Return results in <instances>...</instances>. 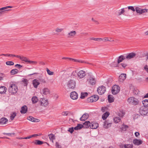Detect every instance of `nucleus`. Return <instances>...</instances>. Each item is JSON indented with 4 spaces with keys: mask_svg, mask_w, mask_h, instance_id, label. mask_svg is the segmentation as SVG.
Returning a JSON list of instances; mask_svg holds the SVG:
<instances>
[{
    "mask_svg": "<svg viewBox=\"0 0 148 148\" xmlns=\"http://www.w3.org/2000/svg\"><path fill=\"white\" fill-rule=\"evenodd\" d=\"M18 90V88L16 85L11 84L9 86L8 90L10 93L12 94H16Z\"/></svg>",
    "mask_w": 148,
    "mask_h": 148,
    "instance_id": "f257e3e1",
    "label": "nucleus"
},
{
    "mask_svg": "<svg viewBox=\"0 0 148 148\" xmlns=\"http://www.w3.org/2000/svg\"><path fill=\"white\" fill-rule=\"evenodd\" d=\"M86 74V72L83 70H80L78 72L77 74V79L78 80L83 79L85 76Z\"/></svg>",
    "mask_w": 148,
    "mask_h": 148,
    "instance_id": "f03ea898",
    "label": "nucleus"
},
{
    "mask_svg": "<svg viewBox=\"0 0 148 148\" xmlns=\"http://www.w3.org/2000/svg\"><path fill=\"white\" fill-rule=\"evenodd\" d=\"M75 81L73 79H70L67 83L68 88L70 89H73L75 87Z\"/></svg>",
    "mask_w": 148,
    "mask_h": 148,
    "instance_id": "7ed1b4c3",
    "label": "nucleus"
},
{
    "mask_svg": "<svg viewBox=\"0 0 148 148\" xmlns=\"http://www.w3.org/2000/svg\"><path fill=\"white\" fill-rule=\"evenodd\" d=\"M99 97L97 95H93L88 98L87 99V101L88 102H94L97 101L99 99Z\"/></svg>",
    "mask_w": 148,
    "mask_h": 148,
    "instance_id": "20e7f679",
    "label": "nucleus"
},
{
    "mask_svg": "<svg viewBox=\"0 0 148 148\" xmlns=\"http://www.w3.org/2000/svg\"><path fill=\"white\" fill-rule=\"evenodd\" d=\"M120 88L119 86L117 85H114L112 87V92L114 95L117 94L120 91Z\"/></svg>",
    "mask_w": 148,
    "mask_h": 148,
    "instance_id": "39448f33",
    "label": "nucleus"
},
{
    "mask_svg": "<svg viewBox=\"0 0 148 148\" xmlns=\"http://www.w3.org/2000/svg\"><path fill=\"white\" fill-rule=\"evenodd\" d=\"M135 10L136 12L140 14H142L144 13H146L148 12V10L146 9H141L138 7L135 8Z\"/></svg>",
    "mask_w": 148,
    "mask_h": 148,
    "instance_id": "423d86ee",
    "label": "nucleus"
},
{
    "mask_svg": "<svg viewBox=\"0 0 148 148\" xmlns=\"http://www.w3.org/2000/svg\"><path fill=\"white\" fill-rule=\"evenodd\" d=\"M106 91V88L103 86L99 87L97 89V92L100 95L104 94Z\"/></svg>",
    "mask_w": 148,
    "mask_h": 148,
    "instance_id": "0eeeda50",
    "label": "nucleus"
},
{
    "mask_svg": "<svg viewBox=\"0 0 148 148\" xmlns=\"http://www.w3.org/2000/svg\"><path fill=\"white\" fill-rule=\"evenodd\" d=\"M140 112L142 115H146L148 113V109L146 107H141L140 110Z\"/></svg>",
    "mask_w": 148,
    "mask_h": 148,
    "instance_id": "6e6552de",
    "label": "nucleus"
},
{
    "mask_svg": "<svg viewBox=\"0 0 148 148\" xmlns=\"http://www.w3.org/2000/svg\"><path fill=\"white\" fill-rule=\"evenodd\" d=\"M136 56V54L134 53H131L127 54L125 56L127 60H129L134 58Z\"/></svg>",
    "mask_w": 148,
    "mask_h": 148,
    "instance_id": "1a4fd4ad",
    "label": "nucleus"
},
{
    "mask_svg": "<svg viewBox=\"0 0 148 148\" xmlns=\"http://www.w3.org/2000/svg\"><path fill=\"white\" fill-rule=\"evenodd\" d=\"M125 59H126L125 56L121 55L119 56L117 59V64L116 65V66H117L119 63L122 62L123 60H125Z\"/></svg>",
    "mask_w": 148,
    "mask_h": 148,
    "instance_id": "9d476101",
    "label": "nucleus"
},
{
    "mask_svg": "<svg viewBox=\"0 0 148 148\" xmlns=\"http://www.w3.org/2000/svg\"><path fill=\"white\" fill-rule=\"evenodd\" d=\"M87 81L88 82V83L91 85H93L95 84L96 80L95 79L92 77H90Z\"/></svg>",
    "mask_w": 148,
    "mask_h": 148,
    "instance_id": "9b49d317",
    "label": "nucleus"
},
{
    "mask_svg": "<svg viewBox=\"0 0 148 148\" xmlns=\"http://www.w3.org/2000/svg\"><path fill=\"white\" fill-rule=\"evenodd\" d=\"M41 102V105L42 106L46 107L48 104V102L47 100L45 99H42L40 100Z\"/></svg>",
    "mask_w": 148,
    "mask_h": 148,
    "instance_id": "f8f14e48",
    "label": "nucleus"
},
{
    "mask_svg": "<svg viewBox=\"0 0 148 148\" xmlns=\"http://www.w3.org/2000/svg\"><path fill=\"white\" fill-rule=\"evenodd\" d=\"M70 96L71 98L73 99H76L78 98L77 94L76 92L73 91L71 93Z\"/></svg>",
    "mask_w": 148,
    "mask_h": 148,
    "instance_id": "ddd939ff",
    "label": "nucleus"
},
{
    "mask_svg": "<svg viewBox=\"0 0 148 148\" xmlns=\"http://www.w3.org/2000/svg\"><path fill=\"white\" fill-rule=\"evenodd\" d=\"M41 93L44 95H47L49 94L50 91L49 89L47 88H43L42 91Z\"/></svg>",
    "mask_w": 148,
    "mask_h": 148,
    "instance_id": "4468645a",
    "label": "nucleus"
},
{
    "mask_svg": "<svg viewBox=\"0 0 148 148\" xmlns=\"http://www.w3.org/2000/svg\"><path fill=\"white\" fill-rule=\"evenodd\" d=\"M142 141L140 140L135 139L133 140V144L136 145H139L142 143Z\"/></svg>",
    "mask_w": 148,
    "mask_h": 148,
    "instance_id": "2eb2a0df",
    "label": "nucleus"
},
{
    "mask_svg": "<svg viewBox=\"0 0 148 148\" xmlns=\"http://www.w3.org/2000/svg\"><path fill=\"white\" fill-rule=\"evenodd\" d=\"M126 75L125 74H121L119 77V80L120 82H123L126 79Z\"/></svg>",
    "mask_w": 148,
    "mask_h": 148,
    "instance_id": "dca6fc26",
    "label": "nucleus"
},
{
    "mask_svg": "<svg viewBox=\"0 0 148 148\" xmlns=\"http://www.w3.org/2000/svg\"><path fill=\"white\" fill-rule=\"evenodd\" d=\"M76 34L75 31H73L69 32L67 34V37L68 38H70L71 37H73Z\"/></svg>",
    "mask_w": 148,
    "mask_h": 148,
    "instance_id": "f3484780",
    "label": "nucleus"
},
{
    "mask_svg": "<svg viewBox=\"0 0 148 148\" xmlns=\"http://www.w3.org/2000/svg\"><path fill=\"white\" fill-rule=\"evenodd\" d=\"M98 127V124L96 123L92 122L90 124V127L91 129H96Z\"/></svg>",
    "mask_w": 148,
    "mask_h": 148,
    "instance_id": "a211bd4d",
    "label": "nucleus"
},
{
    "mask_svg": "<svg viewBox=\"0 0 148 148\" xmlns=\"http://www.w3.org/2000/svg\"><path fill=\"white\" fill-rule=\"evenodd\" d=\"M27 106L24 105L21 107L20 112L21 114H25L27 112Z\"/></svg>",
    "mask_w": 148,
    "mask_h": 148,
    "instance_id": "6ab92c4d",
    "label": "nucleus"
},
{
    "mask_svg": "<svg viewBox=\"0 0 148 148\" xmlns=\"http://www.w3.org/2000/svg\"><path fill=\"white\" fill-rule=\"evenodd\" d=\"M8 119L5 117L1 118L0 119V124L1 125L6 124L8 122Z\"/></svg>",
    "mask_w": 148,
    "mask_h": 148,
    "instance_id": "aec40b11",
    "label": "nucleus"
},
{
    "mask_svg": "<svg viewBox=\"0 0 148 148\" xmlns=\"http://www.w3.org/2000/svg\"><path fill=\"white\" fill-rule=\"evenodd\" d=\"M88 114L87 113H85L83 115L80 120L81 121H84L86 120L88 117Z\"/></svg>",
    "mask_w": 148,
    "mask_h": 148,
    "instance_id": "412c9836",
    "label": "nucleus"
},
{
    "mask_svg": "<svg viewBox=\"0 0 148 148\" xmlns=\"http://www.w3.org/2000/svg\"><path fill=\"white\" fill-rule=\"evenodd\" d=\"M90 123L89 121L85 122L83 124V128H88L89 127H90Z\"/></svg>",
    "mask_w": 148,
    "mask_h": 148,
    "instance_id": "4be33fe9",
    "label": "nucleus"
},
{
    "mask_svg": "<svg viewBox=\"0 0 148 148\" xmlns=\"http://www.w3.org/2000/svg\"><path fill=\"white\" fill-rule=\"evenodd\" d=\"M7 88L4 86L0 87V93L2 94L5 93L6 92Z\"/></svg>",
    "mask_w": 148,
    "mask_h": 148,
    "instance_id": "5701e85b",
    "label": "nucleus"
},
{
    "mask_svg": "<svg viewBox=\"0 0 148 148\" xmlns=\"http://www.w3.org/2000/svg\"><path fill=\"white\" fill-rule=\"evenodd\" d=\"M33 84L34 87L35 88H37L38 86L40 84V83L37 79H35L33 81Z\"/></svg>",
    "mask_w": 148,
    "mask_h": 148,
    "instance_id": "b1692460",
    "label": "nucleus"
},
{
    "mask_svg": "<svg viewBox=\"0 0 148 148\" xmlns=\"http://www.w3.org/2000/svg\"><path fill=\"white\" fill-rule=\"evenodd\" d=\"M49 138L51 141L52 143H53V140L55 139V136L52 134H51L48 135Z\"/></svg>",
    "mask_w": 148,
    "mask_h": 148,
    "instance_id": "393cba45",
    "label": "nucleus"
},
{
    "mask_svg": "<svg viewBox=\"0 0 148 148\" xmlns=\"http://www.w3.org/2000/svg\"><path fill=\"white\" fill-rule=\"evenodd\" d=\"M143 104L145 107H148V99H145L142 101Z\"/></svg>",
    "mask_w": 148,
    "mask_h": 148,
    "instance_id": "a878e982",
    "label": "nucleus"
},
{
    "mask_svg": "<svg viewBox=\"0 0 148 148\" xmlns=\"http://www.w3.org/2000/svg\"><path fill=\"white\" fill-rule=\"evenodd\" d=\"M109 112H106L102 115V118L103 120H104L106 119V118L109 116Z\"/></svg>",
    "mask_w": 148,
    "mask_h": 148,
    "instance_id": "bb28decb",
    "label": "nucleus"
},
{
    "mask_svg": "<svg viewBox=\"0 0 148 148\" xmlns=\"http://www.w3.org/2000/svg\"><path fill=\"white\" fill-rule=\"evenodd\" d=\"M32 101L33 103H36L38 101V99L36 97L34 96L32 97Z\"/></svg>",
    "mask_w": 148,
    "mask_h": 148,
    "instance_id": "cd10ccee",
    "label": "nucleus"
},
{
    "mask_svg": "<svg viewBox=\"0 0 148 148\" xmlns=\"http://www.w3.org/2000/svg\"><path fill=\"white\" fill-rule=\"evenodd\" d=\"M125 8H122L121 10H119L118 11V15L120 16L122 14H124V12H125V10H124Z\"/></svg>",
    "mask_w": 148,
    "mask_h": 148,
    "instance_id": "c85d7f7f",
    "label": "nucleus"
},
{
    "mask_svg": "<svg viewBox=\"0 0 148 148\" xmlns=\"http://www.w3.org/2000/svg\"><path fill=\"white\" fill-rule=\"evenodd\" d=\"M18 69H12L10 73L12 75H13L18 73Z\"/></svg>",
    "mask_w": 148,
    "mask_h": 148,
    "instance_id": "c756f323",
    "label": "nucleus"
},
{
    "mask_svg": "<svg viewBox=\"0 0 148 148\" xmlns=\"http://www.w3.org/2000/svg\"><path fill=\"white\" fill-rule=\"evenodd\" d=\"M111 95H109L108 96V102L110 103H112L114 101V99L113 98L111 97Z\"/></svg>",
    "mask_w": 148,
    "mask_h": 148,
    "instance_id": "7c9ffc66",
    "label": "nucleus"
},
{
    "mask_svg": "<svg viewBox=\"0 0 148 148\" xmlns=\"http://www.w3.org/2000/svg\"><path fill=\"white\" fill-rule=\"evenodd\" d=\"M34 143L35 144L37 145H41L44 143L43 141L39 140H36L35 141Z\"/></svg>",
    "mask_w": 148,
    "mask_h": 148,
    "instance_id": "2f4dec72",
    "label": "nucleus"
},
{
    "mask_svg": "<svg viewBox=\"0 0 148 148\" xmlns=\"http://www.w3.org/2000/svg\"><path fill=\"white\" fill-rule=\"evenodd\" d=\"M114 122L117 123L120 122L121 120L120 118L119 117H115L114 118Z\"/></svg>",
    "mask_w": 148,
    "mask_h": 148,
    "instance_id": "473e14b6",
    "label": "nucleus"
},
{
    "mask_svg": "<svg viewBox=\"0 0 148 148\" xmlns=\"http://www.w3.org/2000/svg\"><path fill=\"white\" fill-rule=\"evenodd\" d=\"M132 101L133 102L132 104L135 105L138 104L139 102L138 100L134 97V99Z\"/></svg>",
    "mask_w": 148,
    "mask_h": 148,
    "instance_id": "72a5a7b5",
    "label": "nucleus"
},
{
    "mask_svg": "<svg viewBox=\"0 0 148 148\" xmlns=\"http://www.w3.org/2000/svg\"><path fill=\"white\" fill-rule=\"evenodd\" d=\"M20 59L22 61L27 62L28 63H29V60H28L26 57L23 56Z\"/></svg>",
    "mask_w": 148,
    "mask_h": 148,
    "instance_id": "f704fd0d",
    "label": "nucleus"
},
{
    "mask_svg": "<svg viewBox=\"0 0 148 148\" xmlns=\"http://www.w3.org/2000/svg\"><path fill=\"white\" fill-rule=\"evenodd\" d=\"M16 115V113L15 112H13L11 114L10 119L11 120H13Z\"/></svg>",
    "mask_w": 148,
    "mask_h": 148,
    "instance_id": "c9c22d12",
    "label": "nucleus"
},
{
    "mask_svg": "<svg viewBox=\"0 0 148 148\" xmlns=\"http://www.w3.org/2000/svg\"><path fill=\"white\" fill-rule=\"evenodd\" d=\"M88 93L86 92H82L81 95L80 97V98L81 99H84L87 96Z\"/></svg>",
    "mask_w": 148,
    "mask_h": 148,
    "instance_id": "e433bc0d",
    "label": "nucleus"
},
{
    "mask_svg": "<svg viewBox=\"0 0 148 148\" xmlns=\"http://www.w3.org/2000/svg\"><path fill=\"white\" fill-rule=\"evenodd\" d=\"M132 144H126L124 145V148H133Z\"/></svg>",
    "mask_w": 148,
    "mask_h": 148,
    "instance_id": "4c0bfd02",
    "label": "nucleus"
},
{
    "mask_svg": "<svg viewBox=\"0 0 148 148\" xmlns=\"http://www.w3.org/2000/svg\"><path fill=\"white\" fill-rule=\"evenodd\" d=\"M12 8V6H7L1 8H0V11L6 10L8 8Z\"/></svg>",
    "mask_w": 148,
    "mask_h": 148,
    "instance_id": "58836bf2",
    "label": "nucleus"
},
{
    "mask_svg": "<svg viewBox=\"0 0 148 148\" xmlns=\"http://www.w3.org/2000/svg\"><path fill=\"white\" fill-rule=\"evenodd\" d=\"M128 127L127 125H123L121 129L122 131H125L126 130V129Z\"/></svg>",
    "mask_w": 148,
    "mask_h": 148,
    "instance_id": "ea45409f",
    "label": "nucleus"
},
{
    "mask_svg": "<svg viewBox=\"0 0 148 148\" xmlns=\"http://www.w3.org/2000/svg\"><path fill=\"white\" fill-rule=\"evenodd\" d=\"M134 99V97H130L127 100V101L130 103H131L132 104L133 102L132 101H133V100Z\"/></svg>",
    "mask_w": 148,
    "mask_h": 148,
    "instance_id": "a19ab883",
    "label": "nucleus"
},
{
    "mask_svg": "<svg viewBox=\"0 0 148 148\" xmlns=\"http://www.w3.org/2000/svg\"><path fill=\"white\" fill-rule=\"evenodd\" d=\"M22 82L24 84L25 86H27V84L28 80L27 79L23 78Z\"/></svg>",
    "mask_w": 148,
    "mask_h": 148,
    "instance_id": "79ce46f5",
    "label": "nucleus"
},
{
    "mask_svg": "<svg viewBox=\"0 0 148 148\" xmlns=\"http://www.w3.org/2000/svg\"><path fill=\"white\" fill-rule=\"evenodd\" d=\"M47 71L48 74L49 75H53L54 74V73L53 72L51 71L49 69H47Z\"/></svg>",
    "mask_w": 148,
    "mask_h": 148,
    "instance_id": "37998d69",
    "label": "nucleus"
},
{
    "mask_svg": "<svg viewBox=\"0 0 148 148\" xmlns=\"http://www.w3.org/2000/svg\"><path fill=\"white\" fill-rule=\"evenodd\" d=\"M6 63L8 65H13L14 64V63L12 61H7Z\"/></svg>",
    "mask_w": 148,
    "mask_h": 148,
    "instance_id": "c03bdc74",
    "label": "nucleus"
},
{
    "mask_svg": "<svg viewBox=\"0 0 148 148\" xmlns=\"http://www.w3.org/2000/svg\"><path fill=\"white\" fill-rule=\"evenodd\" d=\"M78 72L76 71H73L72 73V75L73 76L77 77V74Z\"/></svg>",
    "mask_w": 148,
    "mask_h": 148,
    "instance_id": "a18cd8bd",
    "label": "nucleus"
},
{
    "mask_svg": "<svg viewBox=\"0 0 148 148\" xmlns=\"http://www.w3.org/2000/svg\"><path fill=\"white\" fill-rule=\"evenodd\" d=\"M34 118L32 116H29L27 118V119L28 120L32 122H33V121H34Z\"/></svg>",
    "mask_w": 148,
    "mask_h": 148,
    "instance_id": "49530a36",
    "label": "nucleus"
},
{
    "mask_svg": "<svg viewBox=\"0 0 148 148\" xmlns=\"http://www.w3.org/2000/svg\"><path fill=\"white\" fill-rule=\"evenodd\" d=\"M10 10H3L0 11V16H1L4 13V12L5 11H8Z\"/></svg>",
    "mask_w": 148,
    "mask_h": 148,
    "instance_id": "de8ad7c7",
    "label": "nucleus"
},
{
    "mask_svg": "<svg viewBox=\"0 0 148 148\" xmlns=\"http://www.w3.org/2000/svg\"><path fill=\"white\" fill-rule=\"evenodd\" d=\"M63 30V29L62 28H57L56 29L55 31L56 32H61L62 30Z\"/></svg>",
    "mask_w": 148,
    "mask_h": 148,
    "instance_id": "09e8293b",
    "label": "nucleus"
},
{
    "mask_svg": "<svg viewBox=\"0 0 148 148\" xmlns=\"http://www.w3.org/2000/svg\"><path fill=\"white\" fill-rule=\"evenodd\" d=\"M128 8L129 10H131L133 11L134 12L136 11L135 9L133 6H130L128 7Z\"/></svg>",
    "mask_w": 148,
    "mask_h": 148,
    "instance_id": "8fccbe9b",
    "label": "nucleus"
},
{
    "mask_svg": "<svg viewBox=\"0 0 148 148\" xmlns=\"http://www.w3.org/2000/svg\"><path fill=\"white\" fill-rule=\"evenodd\" d=\"M74 128H73V127L69 128V130H68V131L70 132L71 133H72L74 131Z\"/></svg>",
    "mask_w": 148,
    "mask_h": 148,
    "instance_id": "3c124183",
    "label": "nucleus"
},
{
    "mask_svg": "<svg viewBox=\"0 0 148 148\" xmlns=\"http://www.w3.org/2000/svg\"><path fill=\"white\" fill-rule=\"evenodd\" d=\"M29 63L32 64H33L36 65L37 64V62L36 61H31L29 60Z\"/></svg>",
    "mask_w": 148,
    "mask_h": 148,
    "instance_id": "603ef678",
    "label": "nucleus"
},
{
    "mask_svg": "<svg viewBox=\"0 0 148 148\" xmlns=\"http://www.w3.org/2000/svg\"><path fill=\"white\" fill-rule=\"evenodd\" d=\"M124 114L122 112H121L120 113H119L118 114V116L120 117H122L124 115Z\"/></svg>",
    "mask_w": 148,
    "mask_h": 148,
    "instance_id": "864d4df0",
    "label": "nucleus"
},
{
    "mask_svg": "<svg viewBox=\"0 0 148 148\" xmlns=\"http://www.w3.org/2000/svg\"><path fill=\"white\" fill-rule=\"evenodd\" d=\"M15 66L17 67V68L20 69L23 66L18 64H17L15 65Z\"/></svg>",
    "mask_w": 148,
    "mask_h": 148,
    "instance_id": "5fc2aeb1",
    "label": "nucleus"
},
{
    "mask_svg": "<svg viewBox=\"0 0 148 148\" xmlns=\"http://www.w3.org/2000/svg\"><path fill=\"white\" fill-rule=\"evenodd\" d=\"M68 112H63L62 113V114L63 116H67L68 115Z\"/></svg>",
    "mask_w": 148,
    "mask_h": 148,
    "instance_id": "6e6d98bb",
    "label": "nucleus"
},
{
    "mask_svg": "<svg viewBox=\"0 0 148 148\" xmlns=\"http://www.w3.org/2000/svg\"><path fill=\"white\" fill-rule=\"evenodd\" d=\"M106 125H109V124H108L107 122H105L103 125V127H104L107 128L108 127H107V126H106Z\"/></svg>",
    "mask_w": 148,
    "mask_h": 148,
    "instance_id": "4d7b16f0",
    "label": "nucleus"
},
{
    "mask_svg": "<svg viewBox=\"0 0 148 148\" xmlns=\"http://www.w3.org/2000/svg\"><path fill=\"white\" fill-rule=\"evenodd\" d=\"M39 80L40 82H42V83H46V81L44 79L40 78L39 79Z\"/></svg>",
    "mask_w": 148,
    "mask_h": 148,
    "instance_id": "13d9d810",
    "label": "nucleus"
},
{
    "mask_svg": "<svg viewBox=\"0 0 148 148\" xmlns=\"http://www.w3.org/2000/svg\"><path fill=\"white\" fill-rule=\"evenodd\" d=\"M77 125H79L78 128H79V130L81 129L82 128H83V125L80 124H78Z\"/></svg>",
    "mask_w": 148,
    "mask_h": 148,
    "instance_id": "bf43d9fd",
    "label": "nucleus"
},
{
    "mask_svg": "<svg viewBox=\"0 0 148 148\" xmlns=\"http://www.w3.org/2000/svg\"><path fill=\"white\" fill-rule=\"evenodd\" d=\"M140 116L139 115H138V114H136L134 115V116L133 118L134 119H136L138 118V117Z\"/></svg>",
    "mask_w": 148,
    "mask_h": 148,
    "instance_id": "052dcab7",
    "label": "nucleus"
},
{
    "mask_svg": "<svg viewBox=\"0 0 148 148\" xmlns=\"http://www.w3.org/2000/svg\"><path fill=\"white\" fill-rule=\"evenodd\" d=\"M56 145L57 148H61V146L59 145L58 142H56Z\"/></svg>",
    "mask_w": 148,
    "mask_h": 148,
    "instance_id": "680f3d73",
    "label": "nucleus"
},
{
    "mask_svg": "<svg viewBox=\"0 0 148 148\" xmlns=\"http://www.w3.org/2000/svg\"><path fill=\"white\" fill-rule=\"evenodd\" d=\"M102 40H103L101 38H95V41H101Z\"/></svg>",
    "mask_w": 148,
    "mask_h": 148,
    "instance_id": "e2e57ef3",
    "label": "nucleus"
},
{
    "mask_svg": "<svg viewBox=\"0 0 148 148\" xmlns=\"http://www.w3.org/2000/svg\"><path fill=\"white\" fill-rule=\"evenodd\" d=\"M103 40L104 42L108 41L109 40L108 38L107 37H105Z\"/></svg>",
    "mask_w": 148,
    "mask_h": 148,
    "instance_id": "0e129e2a",
    "label": "nucleus"
},
{
    "mask_svg": "<svg viewBox=\"0 0 148 148\" xmlns=\"http://www.w3.org/2000/svg\"><path fill=\"white\" fill-rule=\"evenodd\" d=\"M3 134L4 135H8L9 136H10L11 134L14 135L15 134L14 133H3Z\"/></svg>",
    "mask_w": 148,
    "mask_h": 148,
    "instance_id": "69168bd1",
    "label": "nucleus"
},
{
    "mask_svg": "<svg viewBox=\"0 0 148 148\" xmlns=\"http://www.w3.org/2000/svg\"><path fill=\"white\" fill-rule=\"evenodd\" d=\"M40 121V120L39 119L35 118H34V121H33V122H38Z\"/></svg>",
    "mask_w": 148,
    "mask_h": 148,
    "instance_id": "338daca9",
    "label": "nucleus"
},
{
    "mask_svg": "<svg viewBox=\"0 0 148 148\" xmlns=\"http://www.w3.org/2000/svg\"><path fill=\"white\" fill-rule=\"evenodd\" d=\"M144 69L147 73H148V68L147 65L145 66L144 67Z\"/></svg>",
    "mask_w": 148,
    "mask_h": 148,
    "instance_id": "774afa93",
    "label": "nucleus"
}]
</instances>
